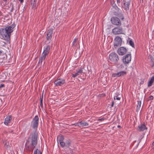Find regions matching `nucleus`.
<instances>
[{"label":"nucleus","instance_id":"nucleus-36","mask_svg":"<svg viewBox=\"0 0 154 154\" xmlns=\"http://www.w3.org/2000/svg\"><path fill=\"white\" fill-rule=\"evenodd\" d=\"M118 4H120L121 2V0H116Z\"/></svg>","mask_w":154,"mask_h":154},{"label":"nucleus","instance_id":"nucleus-5","mask_svg":"<svg viewBox=\"0 0 154 154\" xmlns=\"http://www.w3.org/2000/svg\"><path fill=\"white\" fill-rule=\"evenodd\" d=\"M131 2V0H123L122 2V8L126 11L129 10Z\"/></svg>","mask_w":154,"mask_h":154},{"label":"nucleus","instance_id":"nucleus-14","mask_svg":"<svg viewBox=\"0 0 154 154\" xmlns=\"http://www.w3.org/2000/svg\"><path fill=\"white\" fill-rule=\"evenodd\" d=\"M11 115L8 116L5 118L4 123L5 125H8L9 123L11 122Z\"/></svg>","mask_w":154,"mask_h":154},{"label":"nucleus","instance_id":"nucleus-1","mask_svg":"<svg viewBox=\"0 0 154 154\" xmlns=\"http://www.w3.org/2000/svg\"><path fill=\"white\" fill-rule=\"evenodd\" d=\"M39 118L36 116L33 118L31 123V126L35 129V131L31 133L25 145V149L28 152H32L37 143V133L36 131L38 124Z\"/></svg>","mask_w":154,"mask_h":154},{"label":"nucleus","instance_id":"nucleus-42","mask_svg":"<svg viewBox=\"0 0 154 154\" xmlns=\"http://www.w3.org/2000/svg\"><path fill=\"white\" fill-rule=\"evenodd\" d=\"M9 131H10V132H12H12H13V130H11V129H10V130H9Z\"/></svg>","mask_w":154,"mask_h":154},{"label":"nucleus","instance_id":"nucleus-15","mask_svg":"<svg viewBox=\"0 0 154 154\" xmlns=\"http://www.w3.org/2000/svg\"><path fill=\"white\" fill-rule=\"evenodd\" d=\"M80 127L88 126L89 125V124L84 121H81L80 122Z\"/></svg>","mask_w":154,"mask_h":154},{"label":"nucleus","instance_id":"nucleus-50","mask_svg":"<svg viewBox=\"0 0 154 154\" xmlns=\"http://www.w3.org/2000/svg\"><path fill=\"white\" fill-rule=\"evenodd\" d=\"M135 143L136 142V140H135Z\"/></svg>","mask_w":154,"mask_h":154},{"label":"nucleus","instance_id":"nucleus-33","mask_svg":"<svg viewBox=\"0 0 154 154\" xmlns=\"http://www.w3.org/2000/svg\"><path fill=\"white\" fill-rule=\"evenodd\" d=\"M153 99V97L152 95H150L148 98V101L152 100Z\"/></svg>","mask_w":154,"mask_h":154},{"label":"nucleus","instance_id":"nucleus-44","mask_svg":"<svg viewBox=\"0 0 154 154\" xmlns=\"http://www.w3.org/2000/svg\"><path fill=\"white\" fill-rule=\"evenodd\" d=\"M143 83H144V81H142L141 82L140 84H143Z\"/></svg>","mask_w":154,"mask_h":154},{"label":"nucleus","instance_id":"nucleus-46","mask_svg":"<svg viewBox=\"0 0 154 154\" xmlns=\"http://www.w3.org/2000/svg\"><path fill=\"white\" fill-rule=\"evenodd\" d=\"M151 60L153 62V60H154V59H153V58H152V59H151Z\"/></svg>","mask_w":154,"mask_h":154},{"label":"nucleus","instance_id":"nucleus-11","mask_svg":"<svg viewBox=\"0 0 154 154\" xmlns=\"http://www.w3.org/2000/svg\"><path fill=\"white\" fill-rule=\"evenodd\" d=\"M54 29L51 28L47 31V34L46 36L47 40L51 41L52 37V35Z\"/></svg>","mask_w":154,"mask_h":154},{"label":"nucleus","instance_id":"nucleus-3","mask_svg":"<svg viewBox=\"0 0 154 154\" xmlns=\"http://www.w3.org/2000/svg\"><path fill=\"white\" fill-rule=\"evenodd\" d=\"M50 49V46L49 45L44 47L43 51L42 53L41 56L39 58L38 64H41V65L42 61L45 60L47 56L49 53Z\"/></svg>","mask_w":154,"mask_h":154},{"label":"nucleus","instance_id":"nucleus-4","mask_svg":"<svg viewBox=\"0 0 154 154\" xmlns=\"http://www.w3.org/2000/svg\"><path fill=\"white\" fill-rule=\"evenodd\" d=\"M109 59L110 61L114 63L117 62L119 60L118 55L115 52H112L110 54Z\"/></svg>","mask_w":154,"mask_h":154},{"label":"nucleus","instance_id":"nucleus-49","mask_svg":"<svg viewBox=\"0 0 154 154\" xmlns=\"http://www.w3.org/2000/svg\"><path fill=\"white\" fill-rule=\"evenodd\" d=\"M6 144H9V143H8V142H7V143H6Z\"/></svg>","mask_w":154,"mask_h":154},{"label":"nucleus","instance_id":"nucleus-12","mask_svg":"<svg viewBox=\"0 0 154 154\" xmlns=\"http://www.w3.org/2000/svg\"><path fill=\"white\" fill-rule=\"evenodd\" d=\"M127 50L123 47H121L118 50L117 52L119 55H123L125 54L127 52Z\"/></svg>","mask_w":154,"mask_h":154},{"label":"nucleus","instance_id":"nucleus-24","mask_svg":"<svg viewBox=\"0 0 154 154\" xmlns=\"http://www.w3.org/2000/svg\"><path fill=\"white\" fill-rule=\"evenodd\" d=\"M33 154H42V152L38 149L34 151Z\"/></svg>","mask_w":154,"mask_h":154},{"label":"nucleus","instance_id":"nucleus-13","mask_svg":"<svg viewBox=\"0 0 154 154\" xmlns=\"http://www.w3.org/2000/svg\"><path fill=\"white\" fill-rule=\"evenodd\" d=\"M147 128L146 127L145 124L143 123L138 126L137 130L138 131H143L145 130H147Z\"/></svg>","mask_w":154,"mask_h":154},{"label":"nucleus","instance_id":"nucleus-32","mask_svg":"<svg viewBox=\"0 0 154 154\" xmlns=\"http://www.w3.org/2000/svg\"><path fill=\"white\" fill-rule=\"evenodd\" d=\"M72 125H74L75 126H79V127H80V122H77V123H75V124H72Z\"/></svg>","mask_w":154,"mask_h":154},{"label":"nucleus","instance_id":"nucleus-43","mask_svg":"<svg viewBox=\"0 0 154 154\" xmlns=\"http://www.w3.org/2000/svg\"><path fill=\"white\" fill-rule=\"evenodd\" d=\"M2 53V51H0V55H1Z\"/></svg>","mask_w":154,"mask_h":154},{"label":"nucleus","instance_id":"nucleus-45","mask_svg":"<svg viewBox=\"0 0 154 154\" xmlns=\"http://www.w3.org/2000/svg\"><path fill=\"white\" fill-rule=\"evenodd\" d=\"M117 127L118 128H120L121 127V126L119 125H118V126H117Z\"/></svg>","mask_w":154,"mask_h":154},{"label":"nucleus","instance_id":"nucleus-28","mask_svg":"<svg viewBox=\"0 0 154 154\" xmlns=\"http://www.w3.org/2000/svg\"><path fill=\"white\" fill-rule=\"evenodd\" d=\"M43 95H42L41 97H40V105L41 106L42 108H43Z\"/></svg>","mask_w":154,"mask_h":154},{"label":"nucleus","instance_id":"nucleus-26","mask_svg":"<svg viewBox=\"0 0 154 154\" xmlns=\"http://www.w3.org/2000/svg\"><path fill=\"white\" fill-rule=\"evenodd\" d=\"M83 69H84V68H81L78 70H76V71L79 74V73L82 74L83 73H84L83 72Z\"/></svg>","mask_w":154,"mask_h":154},{"label":"nucleus","instance_id":"nucleus-21","mask_svg":"<svg viewBox=\"0 0 154 154\" xmlns=\"http://www.w3.org/2000/svg\"><path fill=\"white\" fill-rule=\"evenodd\" d=\"M141 103L140 101H138V103L137 106V111H138L140 110L141 107Z\"/></svg>","mask_w":154,"mask_h":154},{"label":"nucleus","instance_id":"nucleus-27","mask_svg":"<svg viewBox=\"0 0 154 154\" xmlns=\"http://www.w3.org/2000/svg\"><path fill=\"white\" fill-rule=\"evenodd\" d=\"M60 146L62 147H64L66 146L65 142L63 141L60 142H59Z\"/></svg>","mask_w":154,"mask_h":154},{"label":"nucleus","instance_id":"nucleus-9","mask_svg":"<svg viewBox=\"0 0 154 154\" xmlns=\"http://www.w3.org/2000/svg\"><path fill=\"white\" fill-rule=\"evenodd\" d=\"M114 46L115 48L120 46L122 43V39L119 36H117L115 38L114 40Z\"/></svg>","mask_w":154,"mask_h":154},{"label":"nucleus","instance_id":"nucleus-41","mask_svg":"<svg viewBox=\"0 0 154 154\" xmlns=\"http://www.w3.org/2000/svg\"><path fill=\"white\" fill-rule=\"evenodd\" d=\"M21 3H23V0H19Z\"/></svg>","mask_w":154,"mask_h":154},{"label":"nucleus","instance_id":"nucleus-25","mask_svg":"<svg viewBox=\"0 0 154 154\" xmlns=\"http://www.w3.org/2000/svg\"><path fill=\"white\" fill-rule=\"evenodd\" d=\"M128 42L129 44L132 47H134V43L132 41V40L130 39L129 41Z\"/></svg>","mask_w":154,"mask_h":154},{"label":"nucleus","instance_id":"nucleus-2","mask_svg":"<svg viewBox=\"0 0 154 154\" xmlns=\"http://www.w3.org/2000/svg\"><path fill=\"white\" fill-rule=\"evenodd\" d=\"M15 23L11 26L6 27L5 28L0 29V33L4 39L8 41L10 40L11 33L13 31V29L15 27Z\"/></svg>","mask_w":154,"mask_h":154},{"label":"nucleus","instance_id":"nucleus-48","mask_svg":"<svg viewBox=\"0 0 154 154\" xmlns=\"http://www.w3.org/2000/svg\"><path fill=\"white\" fill-rule=\"evenodd\" d=\"M139 142H138V141L137 142V146L138 145Z\"/></svg>","mask_w":154,"mask_h":154},{"label":"nucleus","instance_id":"nucleus-34","mask_svg":"<svg viewBox=\"0 0 154 154\" xmlns=\"http://www.w3.org/2000/svg\"><path fill=\"white\" fill-rule=\"evenodd\" d=\"M112 76L113 77H117L116 73H113L112 75Z\"/></svg>","mask_w":154,"mask_h":154},{"label":"nucleus","instance_id":"nucleus-10","mask_svg":"<svg viewBox=\"0 0 154 154\" xmlns=\"http://www.w3.org/2000/svg\"><path fill=\"white\" fill-rule=\"evenodd\" d=\"M131 54H128L123 57L122 61L123 63L125 64L128 63L131 61Z\"/></svg>","mask_w":154,"mask_h":154},{"label":"nucleus","instance_id":"nucleus-29","mask_svg":"<svg viewBox=\"0 0 154 154\" xmlns=\"http://www.w3.org/2000/svg\"><path fill=\"white\" fill-rule=\"evenodd\" d=\"M79 74L78 72H77L75 74H72V77L73 78H75L77 76L79 75Z\"/></svg>","mask_w":154,"mask_h":154},{"label":"nucleus","instance_id":"nucleus-16","mask_svg":"<svg viewBox=\"0 0 154 154\" xmlns=\"http://www.w3.org/2000/svg\"><path fill=\"white\" fill-rule=\"evenodd\" d=\"M110 3L113 8L116 10H117L119 9V8L116 5L114 0H111Z\"/></svg>","mask_w":154,"mask_h":154},{"label":"nucleus","instance_id":"nucleus-19","mask_svg":"<svg viewBox=\"0 0 154 154\" xmlns=\"http://www.w3.org/2000/svg\"><path fill=\"white\" fill-rule=\"evenodd\" d=\"M154 81V76H152L151 78L150 81L148 82V86L149 87L151 86L153 83Z\"/></svg>","mask_w":154,"mask_h":154},{"label":"nucleus","instance_id":"nucleus-31","mask_svg":"<svg viewBox=\"0 0 154 154\" xmlns=\"http://www.w3.org/2000/svg\"><path fill=\"white\" fill-rule=\"evenodd\" d=\"M8 0H3V1L2 2V3L5 2L4 4H3L4 5H7L8 3Z\"/></svg>","mask_w":154,"mask_h":154},{"label":"nucleus","instance_id":"nucleus-18","mask_svg":"<svg viewBox=\"0 0 154 154\" xmlns=\"http://www.w3.org/2000/svg\"><path fill=\"white\" fill-rule=\"evenodd\" d=\"M126 74V72L125 71H121L116 73L117 77H119L121 76H123L125 75Z\"/></svg>","mask_w":154,"mask_h":154},{"label":"nucleus","instance_id":"nucleus-30","mask_svg":"<svg viewBox=\"0 0 154 154\" xmlns=\"http://www.w3.org/2000/svg\"><path fill=\"white\" fill-rule=\"evenodd\" d=\"M78 39L77 38H75L74 39V40L72 42V44L73 45L76 46V42L77 40Z\"/></svg>","mask_w":154,"mask_h":154},{"label":"nucleus","instance_id":"nucleus-17","mask_svg":"<svg viewBox=\"0 0 154 154\" xmlns=\"http://www.w3.org/2000/svg\"><path fill=\"white\" fill-rule=\"evenodd\" d=\"M31 5L32 9H35L36 8V0H31Z\"/></svg>","mask_w":154,"mask_h":154},{"label":"nucleus","instance_id":"nucleus-38","mask_svg":"<svg viewBox=\"0 0 154 154\" xmlns=\"http://www.w3.org/2000/svg\"><path fill=\"white\" fill-rule=\"evenodd\" d=\"M13 10H14V6H13V5H12V8H11V11H10L11 12L13 11Z\"/></svg>","mask_w":154,"mask_h":154},{"label":"nucleus","instance_id":"nucleus-7","mask_svg":"<svg viewBox=\"0 0 154 154\" xmlns=\"http://www.w3.org/2000/svg\"><path fill=\"white\" fill-rule=\"evenodd\" d=\"M123 32V30L122 28L120 27H116L112 30V32L115 35L122 34Z\"/></svg>","mask_w":154,"mask_h":154},{"label":"nucleus","instance_id":"nucleus-6","mask_svg":"<svg viewBox=\"0 0 154 154\" xmlns=\"http://www.w3.org/2000/svg\"><path fill=\"white\" fill-rule=\"evenodd\" d=\"M65 82V80L62 79H56L54 82V84L56 86H61L63 85Z\"/></svg>","mask_w":154,"mask_h":154},{"label":"nucleus","instance_id":"nucleus-39","mask_svg":"<svg viewBox=\"0 0 154 154\" xmlns=\"http://www.w3.org/2000/svg\"><path fill=\"white\" fill-rule=\"evenodd\" d=\"M152 147L153 149H154V141L152 143Z\"/></svg>","mask_w":154,"mask_h":154},{"label":"nucleus","instance_id":"nucleus-20","mask_svg":"<svg viewBox=\"0 0 154 154\" xmlns=\"http://www.w3.org/2000/svg\"><path fill=\"white\" fill-rule=\"evenodd\" d=\"M71 141L70 140H66L65 142L66 147L68 148L71 145Z\"/></svg>","mask_w":154,"mask_h":154},{"label":"nucleus","instance_id":"nucleus-40","mask_svg":"<svg viewBox=\"0 0 154 154\" xmlns=\"http://www.w3.org/2000/svg\"><path fill=\"white\" fill-rule=\"evenodd\" d=\"M114 101H112V104H111V107H113V105H114Z\"/></svg>","mask_w":154,"mask_h":154},{"label":"nucleus","instance_id":"nucleus-37","mask_svg":"<svg viewBox=\"0 0 154 154\" xmlns=\"http://www.w3.org/2000/svg\"><path fill=\"white\" fill-rule=\"evenodd\" d=\"M5 86V85L3 84H2L0 85V88H3Z\"/></svg>","mask_w":154,"mask_h":154},{"label":"nucleus","instance_id":"nucleus-8","mask_svg":"<svg viewBox=\"0 0 154 154\" xmlns=\"http://www.w3.org/2000/svg\"><path fill=\"white\" fill-rule=\"evenodd\" d=\"M111 21L113 24L116 25H121V22L119 19L116 17H113L111 18Z\"/></svg>","mask_w":154,"mask_h":154},{"label":"nucleus","instance_id":"nucleus-47","mask_svg":"<svg viewBox=\"0 0 154 154\" xmlns=\"http://www.w3.org/2000/svg\"><path fill=\"white\" fill-rule=\"evenodd\" d=\"M152 67H154V63H153V64H152Z\"/></svg>","mask_w":154,"mask_h":154},{"label":"nucleus","instance_id":"nucleus-23","mask_svg":"<svg viewBox=\"0 0 154 154\" xmlns=\"http://www.w3.org/2000/svg\"><path fill=\"white\" fill-rule=\"evenodd\" d=\"M121 97H119V95H117V94H116L114 97V100H120Z\"/></svg>","mask_w":154,"mask_h":154},{"label":"nucleus","instance_id":"nucleus-35","mask_svg":"<svg viewBox=\"0 0 154 154\" xmlns=\"http://www.w3.org/2000/svg\"><path fill=\"white\" fill-rule=\"evenodd\" d=\"M104 120V118H102L99 119L98 120L99 121H103Z\"/></svg>","mask_w":154,"mask_h":154},{"label":"nucleus","instance_id":"nucleus-22","mask_svg":"<svg viewBox=\"0 0 154 154\" xmlns=\"http://www.w3.org/2000/svg\"><path fill=\"white\" fill-rule=\"evenodd\" d=\"M57 139L59 142L63 141L64 140V137L63 136H59L57 137Z\"/></svg>","mask_w":154,"mask_h":154}]
</instances>
